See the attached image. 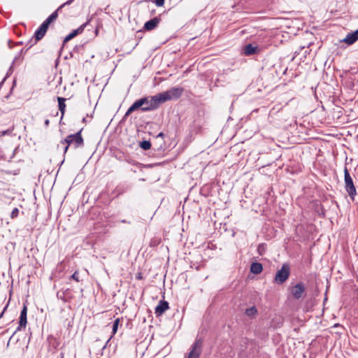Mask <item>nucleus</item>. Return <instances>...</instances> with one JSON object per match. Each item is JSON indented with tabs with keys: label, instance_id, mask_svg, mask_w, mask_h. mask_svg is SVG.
<instances>
[{
	"label": "nucleus",
	"instance_id": "obj_4",
	"mask_svg": "<svg viewBox=\"0 0 358 358\" xmlns=\"http://www.w3.org/2000/svg\"><path fill=\"white\" fill-rule=\"evenodd\" d=\"M344 181H345V189L348 193V195L352 200L355 199V196L357 194V190L354 185L352 177L350 175L348 169L346 166L344 168Z\"/></svg>",
	"mask_w": 358,
	"mask_h": 358
},
{
	"label": "nucleus",
	"instance_id": "obj_12",
	"mask_svg": "<svg viewBox=\"0 0 358 358\" xmlns=\"http://www.w3.org/2000/svg\"><path fill=\"white\" fill-rule=\"evenodd\" d=\"M70 294L71 290L69 289H66V290L58 292L57 296L64 301H68L71 299V296L70 295Z\"/></svg>",
	"mask_w": 358,
	"mask_h": 358
},
{
	"label": "nucleus",
	"instance_id": "obj_9",
	"mask_svg": "<svg viewBox=\"0 0 358 358\" xmlns=\"http://www.w3.org/2000/svg\"><path fill=\"white\" fill-rule=\"evenodd\" d=\"M27 308L26 305H24L23 308L21 311L20 316V322L19 326L17 328V331H20L22 328H25L27 325Z\"/></svg>",
	"mask_w": 358,
	"mask_h": 358
},
{
	"label": "nucleus",
	"instance_id": "obj_2",
	"mask_svg": "<svg viewBox=\"0 0 358 358\" xmlns=\"http://www.w3.org/2000/svg\"><path fill=\"white\" fill-rule=\"evenodd\" d=\"M61 143L65 145L64 153L67 152L71 145H73L75 148L83 146L84 141L81 136V130L75 134L69 135L64 141H61Z\"/></svg>",
	"mask_w": 358,
	"mask_h": 358
},
{
	"label": "nucleus",
	"instance_id": "obj_8",
	"mask_svg": "<svg viewBox=\"0 0 358 358\" xmlns=\"http://www.w3.org/2000/svg\"><path fill=\"white\" fill-rule=\"evenodd\" d=\"M169 308V303L166 301H159L158 305L155 308V313L157 316L162 315L166 310Z\"/></svg>",
	"mask_w": 358,
	"mask_h": 358
},
{
	"label": "nucleus",
	"instance_id": "obj_20",
	"mask_svg": "<svg viewBox=\"0 0 358 358\" xmlns=\"http://www.w3.org/2000/svg\"><path fill=\"white\" fill-rule=\"evenodd\" d=\"M119 323H120V319L119 318L116 319L114 321V322H113V335L117 332Z\"/></svg>",
	"mask_w": 358,
	"mask_h": 358
},
{
	"label": "nucleus",
	"instance_id": "obj_11",
	"mask_svg": "<svg viewBox=\"0 0 358 358\" xmlns=\"http://www.w3.org/2000/svg\"><path fill=\"white\" fill-rule=\"evenodd\" d=\"M358 40V29L352 33H349L343 41L348 45H352Z\"/></svg>",
	"mask_w": 358,
	"mask_h": 358
},
{
	"label": "nucleus",
	"instance_id": "obj_3",
	"mask_svg": "<svg viewBox=\"0 0 358 358\" xmlns=\"http://www.w3.org/2000/svg\"><path fill=\"white\" fill-rule=\"evenodd\" d=\"M290 273H291V268H290V266L285 263V264H283L281 268L279 269L275 275V278H274V282L278 284V285H282L285 282H286L289 275H290Z\"/></svg>",
	"mask_w": 358,
	"mask_h": 358
},
{
	"label": "nucleus",
	"instance_id": "obj_13",
	"mask_svg": "<svg viewBox=\"0 0 358 358\" xmlns=\"http://www.w3.org/2000/svg\"><path fill=\"white\" fill-rule=\"evenodd\" d=\"M263 270L262 264L259 262H253L250 266V271L254 274H259Z\"/></svg>",
	"mask_w": 358,
	"mask_h": 358
},
{
	"label": "nucleus",
	"instance_id": "obj_29",
	"mask_svg": "<svg viewBox=\"0 0 358 358\" xmlns=\"http://www.w3.org/2000/svg\"><path fill=\"white\" fill-rule=\"evenodd\" d=\"M6 308H7V306L3 308V311L1 312V315H0V318L3 316V313H4L5 310H6Z\"/></svg>",
	"mask_w": 358,
	"mask_h": 358
},
{
	"label": "nucleus",
	"instance_id": "obj_23",
	"mask_svg": "<svg viewBox=\"0 0 358 358\" xmlns=\"http://www.w3.org/2000/svg\"><path fill=\"white\" fill-rule=\"evenodd\" d=\"M50 24L49 23H47V22L45 20L41 24V26L39 27L40 28H41L42 29L45 30V31H47L48 29V27H49Z\"/></svg>",
	"mask_w": 358,
	"mask_h": 358
},
{
	"label": "nucleus",
	"instance_id": "obj_7",
	"mask_svg": "<svg viewBox=\"0 0 358 358\" xmlns=\"http://www.w3.org/2000/svg\"><path fill=\"white\" fill-rule=\"evenodd\" d=\"M88 21L85 23L80 25L77 29L73 30L72 32H71L69 34H68L64 39L63 43H66L70 40L73 39L74 37H76L78 34H81L83 30L85 29V27L88 24Z\"/></svg>",
	"mask_w": 358,
	"mask_h": 358
},
{
	"label": "nucleus",
	"instance_id": "obj_14",
	"mask_svg": "<svg viewBox=\"0 0 358 358\" xmlns=\"http://www.w3.org/2000/svg\"><path fill=\"white\" fill-rule=\"evenodd\" d=\"M258 50L257 46H253L252 44H248L244 48V54L245 55H252L255 54Z\"/></svg>",
	"mask_w": 358,
	"mask_h": 358
},
{
	"label": "nucleus",
	"instance_id": "obj_25",
	"mask_svg": "<svg viewBox=\"0 0 358 358\" xmlns=\"http://www.w3.org/2000/svg\"><path fill=\"white\" fill-rule=\"evenodd\" d=\"M11 133L10 130H4L0 132V136H3L6 134H10Z\"/></svg>",
	"mask_w": 358,
	"mask_h": 358
},
{
	"label": "nucleus",
	"instance_id": "obj_5",
	"mask_svg": "<svg viewBox=\"0 0 358 358\" xmlns=\"http://www.w3.org/2000/svg\"><path fill=\"white\" fill-rule=\"evenodd\" d=\"M202 344L203 340L201 338H196L190 348L187 358H199L202 351Z\"/></svg>",
	"mask_w": 358,
	"mask_h": 358
},
{
	"label": "nucleus",
	"instance_id": "obj_30",
	"mask_svg": "<svg viewBox=\"0 0 358 358\" xmlns=\"http://www.w3.org/2000/svg\"><path fill=\"white\" fill-rule=\"evenodd\" d=\"M155 244H157L155 242L151 243V245H154Z\"/></svg>",
	"mask_w": 358,
	"mask_h": 358
},
{
	"label": "nucleus",
	"instance_id": "obj_1",
	"mask_svg": "<svg viewBox=\"0 0 358 358\" xmlns=\"http://www.w3.org/2000/svg\"><path fill=\"white\" fill-rule=\"evenodd\" d=\"M183 92L181 87H173L169 90L152 96L143 97L136 100L127 110L124 117L140 108L143 112L157 109L159 105L171 99H178Z\"/></svg>",
	"mask_w": 358,
	"mask_h": 358
},
{
	"label": "nucleus",
	"instance_id": "obj_24",
	"mask_svg": "<svg viewBox=\"0 0 358 358\" xmlns=\"http://www.w3.org/2000/svg\"><path fill=\"white\" fill-rule=\"evenodd\" d=\"M152 1L154 2L157 6H162L164 4L165 0H153Z\"/></svg>",
	"mask_w": 358,
	"mask_h": 358
},
{
	"label": "nucleus",
	"instance_id": "obj_10",
	"mask_svg": "<svg viewBox=\"0 0 358 358\" xmlns=\"http://www.w3.org/2000/svg\"><path fill=\"white\" fill-rule=\"evenodd\" d=\"M159 22H160V19L157 17H155L145 23L144 29L147 31L153 30L157 27Z\"/></svg>",
	"mask_w": 358,
	"mask_h": 358
},
{
	"label": "nucleus",
	"instance_id": "obj_17",
	"mask_svg": "<svg viewBox=\"0 0 358 358\" xmlns=\"http://www.w3.org/2000/svg\"><path fill=\"white\" fill-rule=\"evenodd\" d=\"M62 7L60 6L57 10L54 11L46 20L45 21L47 22V23H49L50 24L52 21H54L55 20H56L58 17V10L59 8H61Z\"/></svg>",
	"mask_w": 358,
	"mask_h": 358
},
{
	"label": "nucleus",
	"instance_id": "obj_27",
	"mask_svg": "<svg viewBox=\"0 0 358 358\" xmlns=\"http://www.w3.org/2000/svg\"><path fill=\"white\" fill-rule=\"evenodd\" d=\"M44 124H45V126L46 127H48L49 126V124H50V121H49V120H48V119H46V120H45V122H44Z\"/></svg>",
	"mask_w": 358,
	"mask_h": 358
},
{
	"label": "nucleus",
	"instance_id": "obj_28",
	"mask_svg": "<svg viewBox=\"0 0 358 358\" xmlns=\"http://www.w3.org/2000/svg\"><path fill=\"white\" fill-rule=\"evenodd\" d=\"M164 134L163 132H160L157 136V137L159 138V137H164Z\"/></svg>",
	"mask_w": 358,
	"mask_h": 358
},
{
	"label": "nucleus",
	"instance_id": "obj_26",
	"mask_svg": "<svg viewBox=\"0 0 358 358\" xmlns=\"http://www.w3.org/2000/svg\"><path fill=\"white\" fill-rule=\"evenodd\" d=\"M72 1H73V0H69V1H67L66 3H64V4H62V5L61 6V7H63V6H64L65 5H69L70 3H71V2H72Z\"/></svg>",
	"mask_w": 358,
	"mask_h": 358
},
{
	"label": "nucleus",
	"instance_id": "obj_15",
	"mask_svg": "<svg viewBox=\"0 0 358 358\" xmlns=\"http://www.w3.org/2000/svg\"><path fill=\"white\" fill-rule=\"evenodd\" d=\"M57 100H58L59 109L62 113V115L63 116L65 113V108H66L65 101H66V99L62 97H57Z\"/></svg>",
	"mask_w": 358,
	"mask_h": 358
},
{
	"label": "nucleus",
	"instance_id": "obj_18",
	"mask_svg": "<svg viewBox=\"0 0 358 358\" xmlns=\"http://www.w3.org/2000/svg\"><path fill=\"white\" fill-rule=\"evenodd\" d=\"M257 313V310L255 306L247 308L245 310V314H246V315H248L249 317L255 316Z\"/></svg>",
	"mask_w": 358,
	"mask_h": 358
},
{
	"label": "nucleus",
	"instance_id": "obj_32",
	"mask_svg": "<svg viewBox=\"0 0 358 358\" xmlns=\"http://www.w3.org/2000/svg\"><path fill=\"white\" fill-rule=\"evenodd\" d=\"M62 358H63V357H62Z\"/></svg>",
	"mask_w": 358,
	"mask_h": 358
},
{
	"label": "nucleus",
	"instance_id": "obj_6",
	"mask_svg": "<svg viewBox=\"0 0 358 358\" xmlns=\"http://www.w3.org/2000/svg\"><path fill=\"white\" fill-rule=\"evenodd\" d=\"M289 291L293 299L298 300L303 296L306 287L303 282H300L291 287Z\"/></svg>",
	"mask_w": 358,
	"mask_h": 358
},
{
	"label": "nucleus",
	"instance_id": "obj_22",
	"mask_svg": "<svg viewBox=\"0 0 358 358\" xmlns=\"http://www.w3.org/2000/svg\"><path fill=\"white\" fill-rule=\"evenodd\" d=\"M71 279H73L74 280H76V282H80V278H79V273H78V271H75L73 275L71 276Z\"/></svg>",
	"mask_w": 358,
	"mask_h": 358
},
{
	"label": "nucleus",
	"instance_id": "obj_16",
	"mask_svg": "<svg viewBox=\"0 0 358 358\" xmlns=\"http://www.w3.org/2000/svg\"><path fill=\"white\" fill-rule=\"evenodd\" d=\"M46 31L43 29H42L41 28H38L36 31H35V34H34V36H35V41L36 42L40 41L41 39H42L43 38V36H45Z\"/></svg>",
	"mask_w": 358,
	"mask_h": 358
},
{
	"label": "nucleus",
	"instance_id": "obj_21",
	"mask_svg": "<svg viewBox=\"0 0 358 358\" xmlns=\"http://www.w3.org/2000/svg\"><path fill=\"white\" fill-rule=\"evenodd\" d=\"M18 214H19V210L17 208H15L12 212H11V215H10V217L12 219L13 218H15L18 216Z\"/></svg>",
	"mask_w": 358,
	"mask_h": 358
},
{
	"label": "nucleus",
	"instance_id": "obj_31",
	"mask_svg": "<svg viewBox=\"0 0 358 358\" xmlns=\"http://www.w3.org/2000/svg\"><path fill=\"white\" fill-rule=\"evenodd\" d=\"M122 222L126 223L127 222L125 220H122Z\"/></svg>",
	"mask_w": 358,
	"mask_h": 358
},
{
	"label": "nucleus",
	"instance_id": "obj_19",
	"mask_svg": "<svg viewBox=\"0 0 358 358\" xmlns=\"http://www.w3.org/2000/svg\"><path fill=\"white\" fill-rule=\"evenodd\" d=\"M140 147L144 150H148L151 148V143L148 141H143L140 143Z\"/></svg>",
	"mask_w": 358,
	"mask_h": 358
}]
</instances>
